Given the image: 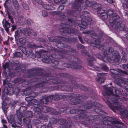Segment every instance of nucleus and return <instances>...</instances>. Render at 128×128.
<instances>
[{"instance_id": "f257e3e1", "label": "nucleus", "mask_w": 128, "mask_h": 128, "mask_svg": "<svg viewBox=\"0 0 128 128\" xmlns=\"http://www.w3.org/2000/svg\"><path fill=\"white\" fill-rule=\"evenodd\" d=\"M27 73L30 74L28 76L31 78V80L27 81L24 79L18 78L15 79L14 82L15 84L20 82V83L18 85L14 86L13 84L8 83L7 84L8 87L10 88L13 87V91L18 94L20 92L21 87H27L29 85V83L32 82H41L32 85V88L34 90L36 88L42 90L50 85L60 84V78L57 77L56 75L52 76L40 68H36L35 69L27 70Z\"/></svg>"}, {"instance_id": "f03ea898", "label": "nucleus", "mask_w": 128, "mask_h": 128, "mask_svg": "<svg viewBox=\"0 0 128 128\" xmlns=\"http://www.w3.org/2000/svg\"><path fill=\"white\" fill-rule=\"evenodd\" d=\"M55 45L58 48L63 49L66 48L65 50H61L59 52L62 51L66 52L68 51L72 52L66 54H63L64 55L63 57L61 58V63L62 66L68 68H72L78 70H81L82 67L80 65L77 64L79 63V59L74 56V54H76V50L73 48H70V46L67 44L63 43L61 41H58L56 43Z\"/></svg>"}, {"instance_id": "7ed1b4c3", "label": "nucleus", "mask_w": 128, "mask_h": 128, "mask_svg": "<svg viewBox=\"0 0 128 128\" xmlns=\"http://www.w3.org/2000/svg\"><path fill=\"white\" fill-rule=\"evenodd\" d=\"M59 76L61 77L67 78L68 80L67 82L68 86L58 85L50 87L49 89L52 90H60L72 92L73 88H77L78 86L74 79L76 78L66 73H60Z\"/></svg>"}, {"instance_id": "20e7f679", "label": "nucleus", "mask_w": 128, "mask_h": 128, "mask_svg": "<svg viewBox=\"0 0 128 128\" xmlns=\"http://www.w3.org/2000/svg\"><path fill=\"white\" fill-rule=\"evenodd\" d=\"M59 100L65 98L66 96L69 98H71L70 100L71 104L72 105H76L79 104L82 102L81 99H87L89 96L87 95H82L79 94L70 93L67 95L63 93L58 94Z\"/></svg>"}, {"instance_id": "39448f33", "label": "nucleus", "mask_w": 128, "mask_h": 128, "mask_svg": "<svg viewBox=\"0 0 128 128\" xmlns=\"http://www.w3.org/2000/svg\"><path fill=\"white\" fill-rule=\"evenodd\" d=\"M106 115L98 114L94 116L88 115V117L86 118V121L93 122L94 120H98L102 119L100 122V123L102 125H105L110 126L112 128V118L106 116Z\"/></svg>"}, {"instance_id": "423d86ee", "label": "nucleus", "mask_w": 128, "mask_h": 128, "mask_svg": "<svg viewBox=\"0 0 128 128\" xmlns=\"http://www.w3.org/2000/svg\"><path fill=\"white\" fill-rule=\"evenodd\" d=\"M38 104H35L34 109V114L36 117L40 119L43 118V115L41 112L44 113H46L51 111L50 108L44 106L43 104L40 102H38Z\"/></svg>"}, {"instance_id": "0eeeda50", "label": "nucleus", "mask_w": 128, "mask_h": 128, "mask_svg": "<svg viewBox=\"0 0 128 128\" xmlns=\"http://www.w3.org/2000/svg\"><path fill=\"white\" fill-rule=\"evenodd\" d=\"M82 15H81L80 17L78 18L77 20L79 21H82L81 24H79L78 26L80 27L81 30H83L84 29L86 28V26L88 24H90L92 20L88 15L89 12L86 11L82 12Z\"/></svg>"}, {"instance_id": "6e6552de", "label": "nucleus", "mask_w": 128, "mask_h": 128, "mask_svg": "<svg viewBox=\"0 0 128 128\" xmlns=\"http://www.w3.org/2000/svg\"><path fill=\"white\" fill-rule=\"evenodd\" d=\"M64 26H63L62 28H60L59 30L60 32H62L64 33H68L69 34H74L76 35H78V38L80 42L82 44H84V42L83 41L82 37L79 35L80 33L78 30L75 28H72V26L70 25L67 24H63Z\"/></svg>"}, {"instance_id": "1a4fd4ad", "label": "nucleus", "mask_w": 128, "mask_h": 128, "mask_svg": "<svg viewBox=\"0 0 128 128\" xmlns=\"http://www.w3.org/2000/svg\"><path fill=\"white\" fill-rule=\"evenodd\" d=\"M107 85L104 86V92H102L103 96L106 98L107 101L106 102L109 108L112 110V98L110 96L112 94V86L108 87Z\"/></svg>"}, {"instance_id": "9d476101", "label": "nucleus", "mask_w": 128, "mask_h": 128, "mask_svg": "<svg viewBox=\"0 0 128 128\" xmlns=\"http://www.w3.org/2000/svg\"><path fill=\"white\" fill-rule=\"evenodd\" d=\"M71 52H72L70 51H62L61 52H59L58 54L53 53L51 54L50 56L45 55L44 56V58L42 60V61L44 63L50 64L52 59L50 57L54 58L60 59L62 58L64 56L63 54L69 53Z\"/></svg>"}, {"instance_id": "9b49d317", "label": "nucleus", "mask_w": 128, "mask_h": 128, "mask_svg": "<svg viewBox=\"0 0 128 128\" xmlns=\"http://www.w3.org/2000/svg\"><path fill=\"white\" fill-rule=\"evenodd\" d=\"M22 34L26 36H28L29 35V32L25 29L22 28L17 29L15 32L14 36L15 40L18 41L19 38Z\"/></svg>"}, {"instance_id": "f8f14e48", "label": "nucleus", "mask_w": 128, "mask_h": 128, "mask_svg": "<svg viewBox=\"0 0 128 128\" xmlns=\"http://www.w3.org/2000/svg\"><path fill=\"white\" fill-rule=\"evenodd\" d=\"M102 105L100 103L93 101L88 100L87 102V104H84L82 106V108H84V110H86L91 108L92 107L98 106L101 107Z\"/></svg>"}, {"instance_id": "ddd939ff", "label": "nucleus", "mask_w": 128, "mask_h": 128, "mask_svg": "<svg viewBox=\"0 0 128 128\" xmlns=\"http://www.w3.org/2000/svg\"><path fill=\"white\" fill-rule=\"evenodd\" d=\"M112 10H108L107 11L102 10L98 11V13L100 14L102 20H105L107 19L108 15L110 16L112 15Z\"/></svg>"}, {"instance_id": "4468645a", "label": "nucleus", "mask_w": 128, "mask_h": 128, "mask_svg": "<svg viewBox=\"0 0 128 128\" xmlns=\"http://www.w3.org/2000/svg\"><path fill=\"white\" fill-rule=\"evenodd\" d=\"M27 110L26 108L23 106H21L19 110H16V115L19 120L21 122L22 117L26 116L25 112Z\"/></svg>"}, {"instance_id": "2eb2a0df", "label": "nucleus", "mask_w": 128, "mask_h": 128, "mask_svg": "<svg viewBox=\"0 0 128 128\" xmlns=\"http://www.w3.org/2000/svg\"><path fill=\"white\" fill-rule=\"evenodd\" d=\"M81 53L83 55H87L88 56V58L87 60L88 62V65L90 66L93 67L94 66L93 62L94 60H95L94 58L86 50H82Z\"/></svg>"}, {"instance_id": "dca6fc26", "label": "nucleus", "mask_w": 128, "mask_h": 128, "mask_svg": "<svg viewBox=\"0 0 128 128\" xmlns=\"http://www.w3.org/2000/svg\"><path fill=\"white\" fill-rule=\"evenodd\" d=\"M125 124L116 118H112V128H125Z\"/></svg>"}, {"instance_id": "f3484780", "label": "nucleus", "mask_w": 128, "mask_h": 128, "mask_svg": "<svg viewBox=\"0 0 128 128\" xmlns=\"http://www.w3.org/2000/svg\"><path fill=\"white\" fill-rule=\"evenodd\" d=\"M86 111L83 110H80L79 112L80 114L76 115L74 117V118L76 120H81L84 118L86 120V118H87L88 115L86 114Z\"/></svg>"}, {"instance_id": "a211bd4d", "label": "nucleus", "mask_w": 128, "mask_h": 128, "mask_svg": "<svg viewBox=\"0 0 128 128\" xmlns=\"http://www.w3.org/2000/svg\"><path fill=\"white\" fill-rule=\"evenodd\" d=\"M114 74L115 76L113 77L114 78L116 77L119 76H124L125 74L128 75V73L125 71H123L122 70H118V71L112 69V74Z\"/></svg>"}, {"instance_id": "6ab92c4d", "label": "nucleus", "mask_w": 128, "mask_h": 128, "mask_svg": "<svg viewBox=\"0 0 128 128\" xmlns=\"http://www.w3.org/2000/svg\"><path fill=\"white\" fill-rule=\"evenodd\" d=\"M120 111L121 115L123 117L128 118V110L125 108L124 106L121 105L120 107Z\"/></svg>"}, {"instance_id": "aec40b11", "label": "nucleus", "mask_w": 128, "mask_h": 128, "mask_svg": "<svg viewBox=\"0 0 128 128\" xmlns=\"http://www.w3.org/2000/svg\"><path fill=\"white\" fill-rule=\"evenodd\" d=\"M104 56H102L100 54L98 55V58L105 62H110L111 61V58L110 57L108 56L107 52L104 53Z\"/></svg>"}, {"instance_id": "412c9836", "label": "nucleus", "mask_w": 128, "mask_h": 128, "mask_svg": "<svg viewBox=\"0 0 128 128\" xmlns=\"http://www.w3.org/2000/svg\"><path fill=\"white\" fill-rule=\"evenodd\" d=\"M116 99L117 100L116 101L114 100V101L112 103V111L114 112H116V111L114 110V108L117 110L118 109V101L117 100L119 99L122 102H124V98H120V96L119 98H116Z\"/></svg>"}, {"instance_id": "4be33fe9", "label": "nucleus", "mask_w": 128, "mask_h": 128, "mask_svg": "<svg viewBox=\"0 0 128 128\" xmlns=\"http://www.w3.org/2000/svg\"><path fill=\"white\" fill-rule=\"evenodd\" d=\"M61 39L62 40L69 42L75 43L78 41V39L76 38H74L70 37H67V38L62 37Z\"/></svg>"}, {"instance_id": "5701e85b", "label": "nucleus", "mask_w": 128, "mask_h": 128, "mask_svg": "<svg viewBox=\"0 0 128 128\" xmlns=\"http://www.w3.org/2000/svg\"><path fill=\"white\" fill-rule=\"evenodd\" d=\"M50 66L53 67L60 69H63L62 68H60L58 66L59 64V61L56 60L52 59L51 61Z\"/></svg>"}, {"instance_id": "b1692460", "label": "nucleus", "mask_w": 128, "mask_h": 128, "mask_svg": "<svg viewBox=\"0 0 128 128\" xmlns=\"http://www.w3.org/2000/svg\"><path fill=\"white\" fill-rule=\"evenodd\" d=\"M115 28L116 30L118 29L120 30L124 31L125 30V24L122 22H118L115 26Z\"/></svg>"}, {"instance_id": "393cba45", "label": "nucleus", "mask_w": 128, "mask_h": 128, "mask_svg": "<svg viewBox=\"0 0 128 128\" xmlns=\"http://www.w3.org/2000/svg\"><path fill=\"white\" fill-rule=\"evenodd\" d=\"M50 95L47 96L46 95L42 96V98L40 100V102L44 104H47L48 102H52L50 100Z\"/></svg>"}, {"instance_id": "a878e982", "label": "nucleus", "mask_w": 128, "mask_h": 128, "mask_svg": "<svg viewBox=\"0 0 128 128\" xmlns=\"http://www.w3.org/2000/svg\"><path fill=\"white\" fill-rule=\"evenodd\" d=\"M102 106L100 107L94 106V107H95L96 108L94 110V111L98 114L107 115V113L102 110L100 109V108L102 107Z\"/></svg>"}, {"instance_id": "bb28decb", "label": "nucleus", "mask_w": 128, "mask_h": 128, "mask_svg": "<svg viewBox=\"0 0 128 128\" xmlns=\"http://www.w3.org/2000/svg\"><path fill=\"white\" fill-rule=\"evenodd\" d=\"M78 85L77 88H74L75 89H77L78 88H80L82 90H84L85 91H87L89 90V91L91 93L93 94V90L92 89H89L86 88L85 86H84L82 84L79 85L77 83Z\"/></svg>"}, {"instance_id": "cd10ccee", "label": "nucleus", "mask_w": 128, "mask_h": 128, "mask_svg": "<svg viewBox=\"0 0 128 128\" xmlns=\"http://www.w3.org/2000/svg\"><path fill=\"white\" fill-rule=\"evenodd\" d=\"M3 25L6 32L8 33H9V28L10 27V23L7 20H6L4 21V22L3 23Z\"/></svg>"}, {"instance_id": "c85d7f7f", "label": "nucleus", "mask_w": 128, "mask_h": 128, "mask_svg": "<svg viewBox=\"0 0 128 128\" xmlns=\"http://www.w3.org/2000/svg\"><path fill=\"white\" fill-rule=\"evenodd\" d=\"M114 92L116 94L114 96L113 92H112V96H115L116 98H118V97L119 98V96L118 95H120L121 92H123V90L122 89L120 88H117L115 89Z\"/></svg>"}, {"instance_id": "c756f323", "label": "nucleus", "mask_w": 128, "mask_h": 128, "mask_svg": "<svg viewBox=\"0 0 128 128\" xmlns=\"http://www.w3.org/2000/svg\"><path fill=\"white\" fill-rule=\"evenodd\" d=\"M102 74H103L101 73H98L97 75L98 78L96 79V81L99 82L101 84L104 83L105 80V79L101 78Z\"/></svg>"}, {"instance_id": "7c9ffc66", "label": "nucleus", "mask_w": 128, "mask_h": 128, "mask_svg": "<svg viewBox=\"0 0 128 128\" xmlns=\"http://www.w3.org/2000/svg\"><path fill=\"white\" fill-rule=\"evenodd\" d=\"M26 55L29 58L34 59L35 58V56L32 50L30 49H28L26 52Z\"/></svg>"}, {"instance_id": "2f4dec72", "label": "nucleus", "mask_w": 128, "mask_h": 128, "mask_svg": "<svg viewBox=\"0 0 128 128\" xmlns=\"http://www.w3.org/2000/svg\"><path fill=\"white\" fill-rule=\"evenodd\" d=\"M42 6L44 8L48 10H53L55 9V8L53 6L47 4H43Z\"/></svg>"}, {"instance_id": "473e14b6", "label": "nucleus", "mask_w": 128, "mask_h": 128, "mask_svg": "<svg viewBox=\"0 0 128 128\" xmlns=\"http://www.w3.org/2000/svg\"><path fill=\"white\" fill-rule=\"evenodd\" d=\"M120 18V16L116 13H112V20H113L112 22V24H114L116 22H118V20Z\"/></svg>"}, {"instance_id": "72a5a7b5", "label": "nucleus", "mask_w": 128, "mask_h": 128, "mask_svg": "<svg viewBox=\"0 0 128 128\" xmlns=\"http://www.w3.org/2000/svg\"><path fill=\"white\" fill-rule=\"evenodd\" d=\"M50 100L52 101L53 99L55 100H59L58 94H56L53 95H50Z\"/></svg>"}, {"instance_id": "f704fd0d", "label": "nucleus", "mask_w": 128, "mask_h": 128, "mask_svg": "<svg viewBox=\"0 0 128 128\" xmlns=\"http://www.w3.org/2000/svg\"><path fill=\"white\" fill-rule=\"evenodd\" d=\"M48 1L50 3H52L54 1V2L56 4H58L61 2L63 4H65L67 2L66 0H48Z\"/></svg>"}, {"instance_id": "c9c22d12", "label": "nucleus", "mask_w": 128, "mask_h": 128, "mask_svg": "<svg viewBox=\"0 0 128 128\" xmlns=\"http://www.w3.org/2000/svg\"><path fill=\"white\" fill-rule=\"evenodd\" d=\"M101 5L100 4L96 3H96L93 4L92 8L94 10H97L98 11L99 10H102L100 8Z\"/></svg>"}, {"instance_id": "e433bc0d", "label": "nucleus", "mask_w": 128, "mask_h": 128, "mask_svg": "<svg viewBox=\"0 0 128 128\" xmlns=\"http://www.w3.org/2000/svg\"><path fill=\"white\" fill-rule=\"evenodd\" d=\"M67 18H66V20H67L71 24H64V23H62V24H61L60 26H61L62 27V28H62V27H63V26H63V25H62V24H68V25H70V26H72V28H72V24H73V22H74V20H73V19L72 18H69L68 16H67Z\"/></svg>"}, {"instance_id": "4c0bfd02", "label": "nucleus", "mask_w": 128, "mask_h": 128, "mask_svg": "<svg viewBox=\"0 0 128 128\" xmlns=\"http://www.w3.org/2000/svg\"><path fill=\"white\" fill-rule=\"evenodd\" d=\"M19 43L22 45H25L26 42V38H18Z\"/></svg>"}, {"instance_id": "58836bf2", "label": "nucleus", "mask_w": 128, "mask_h": 128, "mask_svg": "<svg viewBox=\"0 0 128 128\" xmlns=\"http://www.w3.org/2000/svg\"><path fill=\"white\" fill-rule=\"evenodd\" d=\"M72 125V123L68 122L66 125H62L60 126V128H70Z\"/></svg>"}, {"instance_id": "ea45409f", "label": "nucleus", "mask_w": 128, "mask_h": 128, "mask_svg": "<svg viewBox=\"0 0 128 128\" xmlns=\"http://www.w3.org/2000/svg\"><path fill=\"white\" fill-rule=\"evenodd\" d=\"M50 122L53 125L54 124H56L58 122V119L54 117H51L50 119Z\"/></svg>"}, {"instance_id": "a19ab883", "label": "nucleus", "mask_w": 128, "mask_h": 128, "mask_svg": "<svg viewBox=\"0 0 128 128\" xmlns=\"http://www.w3.org/2000/svg\"><path fill=\"white\" fill-rule=\"evenodd\" d=\"M37 102V100L36 99H34V98H32V99L31 101L30 102V104H31V106L32 105V104H34L31 107V108H32L33 109V111H34V106L35 104H38L37 103L38 102Z\"/></svg>"}, {"instance_id": "79ce46f5", "label": "nucleus", "mask_w": 128, "mask_h": 128, "mask_svg": "<svg viewBox=\"0 0 128 128\" xmlns=\"http://www.w3.org/2000/svg\"><path fill=\"white\" fill-rule=\"evenodd\" d=\"M81 110L76 109H74L70 110L69 111V112L70 114H75L79 113L80 111Z\"/></svg>"}, {"instance_id": "37998d69", "label": "nucleus", "mask_w": 128, "mask_h": 128, "mask_svg": "<svg viewBox=\"0 0 128 128\" xmlns=\"http://www.w3.org/2000/svg\"><path fill=\"white\" fill-rule=\"evenodd\" d=\"M23 120L24 124L26 125L30 123L31 121V119H30L29 118L26 117V118H24Z\"/></svg>"}, {"instance_id": "c03bdc74", "label": "nucleus", "mask_w": 128, "mask_h": 128, "mask_svg": "<svg viewBox=\"0 0 128 128\" xmlns=\"http://www.w3.org/2000/svg\"><path fill=\"white\" fill-rule=\"evenodd\" d=\"M26 117L30 118H32L33 115V112L32 111H28L26 112Z\"/></svg>"}, {"instance_id": "a18cd8bd", "label": "nucleus", "mask_w": 128, "mask_h": 128, "mask_svg": "<svg viewBox=\"0 0 128 128\" xmlns=\"http://www.w3.org/2000/svg\"><path fill=\"white\" fill-rule=\"evenodd\" d=\"M12 127L14 128L17 127L20 128L21 127L22 125L20 123L17 122L16 121L15 122L12 124Z\"/></svg>"}, {"instance_id": "49530a36", "label": "nucleus", "mask_w": 128, "mask_h": 128, "mask_svg": "<svg viewBox=\"0 0 128 128\" xmlns=\"http://www.w3.org/2000/svg\"><path fill=\"white\" fill-rule=\"evenodd\" d=\"M25 92L26 93V96H28L30 95L32 90L30 88H26L24 90Z\"/></svg>"}, {"instance_id": "de8ad7c7", "label": "nucleus", "mask_w": 128, "mask_h": 128, "mask_svg": "<svg viewBox=\"0 0 128 128\" xmlns=\"http://www.w3.org/2000/svg\"><path fill=\"white\" fill-rule=\"evenodd\" d=\"M75 12V10H70L67 12V14L70 16H74Z\"/></svg>"}, {"instance_id": "09e8293b", "label": "nucleus", "mask_w": 128, "mask_h": 128, "mask_svg": "<svg viewBox=\"0 0 128 128\" xmlns=\"http://www.w3.org/2000/svg\"><path fill=\"white\" fill-rule=\"evenodd\" d=\"M98 39H96L94 42V43L91 44V45L94 46H96L100 43V40Z\"/></svg>"}, {"instance_id": "8fccbe9b", "label": "nucleus", "mask_w": 128, "mask_h": 128, "mask_svg": "<svg viewBox=\"0 0 128 128\" xmlns=\"http://www.w3.org/2000/svg\"><path fill=\"white\" fill-rule=\"evenodd\" d=\"M13 5L15 8L17 10L19 8V5L18 3L17 0H12Z\"/></svg>"}, {"instance_id": "3c124183", "label": "nucleus", "mask_w": 128, "mask_h": 128, "mask_svg": "<svg viewBox=\"0 0 128 128\" xmlns=\"http://www.w3.org/2000/svg\"><path fill=\"white\" fill-rule=\"evenodd\" d=\"M67 108H62L60 109L59 111H58L59 112H64L66 114H68L69 112H67L66 110Z\"/></svg>"}, {"instance_id": "603ef678", "label": "nucleus", "mask_w": 128, "mask_h": 128, "mask_svg": "<svg viewBox=\"0 0 128 128\" xmlns=\"http://www.w3.org/2000/svg\"><path fill=\"white\" fill-rule=\"evenodd\" d=\"M13 55L15 57H21L22 56V54L21 52H18L13 53Z\"/></svg>"}, {"instance_id": "864d4df0", "label": "nucleus", "mask_w": 128, "mask_h": 128, "mask_svg": "<svg viewBox=\"0 0 128 128\" xmlns=\"http://www.w3.org/2000/svg\"><path fill=\"white\" fill-rule=\"evenodd\" d=\"M32 98L30 97V96L28 97H27L25 98V100L27 102L28 104L27 105L28 106H30L31 104H30V102Z\"/></svg>"}, {"instance_id": "5fc2aeb1", "label": "nucleus", "mask_w": 128, "mask_h": 128, "mask_svg": "<svg viewBox=\"0 0 128 128\" xmlns=\"http://www.w3.org/2000/svg\"><path fill=\"white\" fill-rule=\"evenodd\" d=\"M10 121L11 122L12 124V123L15 122L16 121L15 118L12 115H10Z\"/></svg>"}, {"instance_id": "6e6d98bb", "label": "nucleus", "mask_w": 128, "mask_h": 128, "mask_svg": "<svg viewBox=\"0 0 128 128\" xmlns=\"http://www.w3.org/2000/svg\"><path fill=\"white\" fill-rule=\"evenodd\" d=\"M27 66L26 65H20L18 67L20 70V71L24 72Z\"/></svg>"}, {"instance_id": "4d7b16f0", "label": "nucleus", "mask_w": 128, "mask_h": 128, "mask_svg": "<svg viewBox=\"0 0 128 128\" xmlns=\"http://www.w3.org/2000/svg\"><path fill=\"white\" fill-rule=\"evenodd\" d=\"M19 48L21 50L23 53L25 55L26 54V52L27 50H26V48L22 46H20L19 47Z\"/></svg>"}, {"instance_id": "13d9d810", "label": "nucleus", "mask_w": 128, "mask_h": 128, "mask_svg": "<svg viewBox=\"0 0 128 128\" xmlns=\"http://www.w3.org/2000/svg\"><path fill=\"white\" fill-rule=\"evenodd\" d=\"M2 108L4 113L5 114H6L7 112V110L8 109V107L6 104H3Z\"/></svg>"}, {"instance_id": "bf43d9fd", "label": "nucleus", "mask_w": 128, "mask_h": 128, "mask_svg": "<svg viewBox=\"0 0 128 128\" xmlns=\"http://www.w3.org/2000/svg\"><path fill=\"white\" fill-rule=\"evenodd\" d=\"M58 16L59 17L61 18L63 20H66V18H67V17L63 13L60 12V13L58 14Z\"/></svg>"}, {"instance_id": "052dcab7", "label": "nucleus", "mask_w": 128, "mask_h": 128, "mask_svg": "<svg viewBox=\"0 0 128 128\" xmlns=\"http://www.w3.org/2000/svg\"><path fill=\"white\" fill-rule=\"evenodd\" d=\"M3 67L5 71L6 70V69L7 68L9 69V64L8 62H6L5 64H3Z\"/></svg>"}, {"instance_id": "680f3d73", "label": "nucleus", "mask_w": 128, "mask_h": 128, "mask_svg": "<svg viewBox=\"0 0 128 128\" xmlns=\"http://www.w3.org/2000/svg\"><path fill=\"white\" fill-rule=\"evenodd\" d=\"M101 68L103 70L106 72L108 71L109 70L106 64H103L102 65Z\"/></svg>"}, {"instance_id": "e2e57ef3", "label": "nucleus", "mask_w": 128, "mask_h": 128, "mask_svg": "<svg viewBox=\"0 0 128 128\" xmlns=\"http://www.w3.org/2000/svg\"><path fill=\"white\" fill-rule=\"evenodd\" d=\"M92 37L96 39H100L101 37H99L98 34L96 33H94L92 35Z\"/></svg>"}, {"instance_id": "0e129e2a", "label": "nucleus", "mask_w": 128, "mask_h": 128, "mask_svg": "<svg viewBox=\"0 0 128 128\" xmlns=\"http://www.w3.org/2000/svg\"><path fill=\"white\" fill-rule=\"evenodd\" d=\"M41 52L37 51L36 52L35 54H34L35 56V58L36 57L38 58H41Z\"/></svg>"}, {"instance_id": "69168bd1", "label": "nucleus", "mask_w": 128, "mask_h": 128, "mask_svg": "<svg viewBox=\"0 0 128 128\" xmlns=\"http://www.w3.org/2000/svg\"><path fill=\"white\" fill-rule=\"evenodd\" d=\"M49 41L50 42H55V44L58 41V40L56 38H53L49 37L48 38Z\"/></svg>"}, {"instance_id": "338daca9", "label": "nucleus", "mask_w": 128, "mask_h": 128, "mask_svg": "<svg viewBox=\"0 0 128 128\" xmlns=\"http://www.w3.org/2000/svg\"><path fill=\"white\" fill-rule=\"evenodd\" d=\"M38 94L36 92H32V91L31 92V93L30 94V96L34 98Z\"/></svg>"}, {"instance_id": "774afa93", "label": "nucleus", "mask_w": 128, "mask_h": 128, "mask_svg": "<svg viewBox=\"0 0 128 128\" xmlns=\"http://www.w3.org/2000/svg\"><path fill=\"white\" fill-rule=\"evenodd\" d=\"M120 66L122 68L128 70V63L126 65L125 64H121Z\"/></svg>"}]
</instances>
